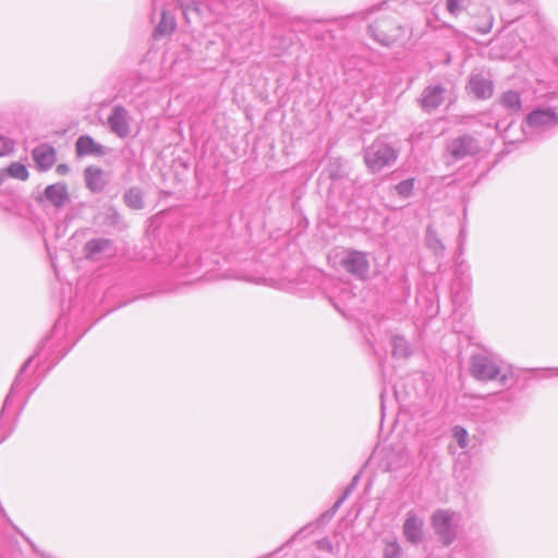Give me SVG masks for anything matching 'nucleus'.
Listing matches in <instances>:
<instances>
[{
  "label": "nucleus",
  "mask_w": 558,
  "mask_h": 558,
  "mask_svg": "<svg viewBox=\"0 0 558 558\" xmlns=\"http://www.w3.org/2000/svg\"><path fill=\"white\" fill-rule=\"evenodd\" d=\"M187 5L189 0H153L151 22L156 24L154 37L160 38L174 32L177 22L172 5Z\"/></svg>",
  "instance_id": "1"
},
{
  "label": "nucleus",
  "mask_w": 558,
  "mask_h": 558,
  "mask_svg": "<svg viewBox=\"0 0 558 558\" xmlns=\"http://www.w3.org/2000/svg\"><path fill=\"white\" fill-rule=\"evenodd\" d=\"M398 158V151L388 143L376 140L364 151V161L372 173L390 167Z\"/></svg>",
  "instance_id": "2"
},
{
  "label": "nucleus",
  "mask_w": 558,
  "mask_h": 558,
  "mask_svg": "<svg viewBox=\"0 0 558 558\" xmlns=\"http://www.w3.org/2000/svg\"><path fill=\"white\" fill-rule=\"evenodd\" d=\"M471 374L482 381H497L505 385L510 369L500 367L492 357L476 355L472 359Z\"/></svg>",
  "instance_id": "3"
},
{
  "label": "nucleus",
  "mask_w": 558,
  "mask_h": 558,
  "mask_svg": "<svg viewBox=\"0 0 558 558\" xmlns=\"http://www.w3.org/2000/svg\"><path fill=\"white\" fill-rule=\"evenodd\" d=\"M558 125V113L551 107L537 108L531 111L524 120L525 134L544 133Z\"/></svg>",
  "instance_id": "4"
},
{
  "label": "nucleus",
  "mask_w": 558,
  "mask_h": 558,
  "mask_svg": "<svg viewBox=\"0 0 558 558\" xmlns=\"http://www.w3.org/2000/svg\"><path fill=\"white\" fill-rule=\"evenodd\" d=\"M453 512L445 509L436 510L430 518L432 526L445 546L450 545L457 534L453 523Z\"/></svg>",
  "instance_id": "5"
},
{
  "label": "nucleus",
  "mask_w": 558,
  "mask_h": 558,
  "mask_svg": "<svg viewBox=\"0 0 558 558\" xmlns=\"http://www.w3.org/2000/svg\"><path fill=\"white\" fill-rule=\"evenodd\" d=\"M110 131L120 138H126L131 134V116L122 106H113L108 117Z\"/></svg>",
  "instance_id": "6"
},
{
  "label": "nucleus",
  "mask_w": 558,
  "mask_h": 558,
  "mask_svg": "<svg viewBox=\"0 0 558 558\" xmlns=\"http://www.w3.org/2000/svg\"><path fill=\"white\" fill-rule=\"evenodd\" d=\"M448 150L452 157L461 159L475 154L477 151V143L469 135L459 136L449 144Z\"/></svg>",
  "instance_id": "7"
},
{
  "label": "nucleus",
  "mask_w": 558,
  "mask_h": 558,
  "mask_svg": "<svg viewBox=\"0 0 558 558\" xmlns=\"http://www.w3.org/2000/svg\"><path fill=\"white\" fill-rule=\"evenodd\" d=\"M369 33L378 43L385 46L390 45L398 36V29L387 20L371 25Z\"/></svg>",
  "instance_id": "8"
},
{
  "label": "nucleus",
  "mask_w": 558,
  "mask_h": 558,
  "mask_svg": "<svg viewBox=\"0 0 558 558\" xmlns=\"http://www.w3.org/2000/svg\"><path fill=\"white\" fill-rule=\"evenodd\" d=\"M86 186L94 193L101 192L108 184L107 173L99 167L89 166L84 170Z\"/></svg>",
  "instance_id": "9"
},
{
  "label": "nucleus",
  "mask_w": 558,
  "mask_h": 558,
  "mask_svg": "<svg viewBox=\"0 0 558 558\" xmlns=\"http://www.w3.org/2000/svg\"><path fill=\"white\" fill-rule=\"evenodd\" d=\"M76 155L83 156H104L107 149L101 144L97 143L89 135H81L75 143Z\"/></svg>",
  "instance_id": "10"
},
{
  "label": "nucleus",
  "mask_w": 558,
  "mask_h": 558,
  "mask_svg": "<svg viewBox=\"0 0 558 558\" xmlns=\"http://www.w3.org/2000/svg\"><path fill=\"white\" fill-rule=\"evenodd\" d=\"M342 265L347 271L361 278L366 277L369 267L365 255L361 252L350 253L348 257L342 262Z\"/></svg>",
  "instance_id": "11"
},
{
  "label": "nucleus",
  "mask_w": 558,
  "mask_h": 558,
  "mask_svg": "<svg viewBox=\"0 0 558 558\" xmlns=\"http://www.w3.org/2000/svg\"><path fill=\"white\" fill-rule=\"evenodd\" d=\"M403 533L411 543H417L423 536V520L414 512H409L403 523Z\"/></svg>",
  "instance_id": "12"
},
{
  "label": "nucleus",
  "mask_w": 558,
  "mask_h": 558,
  "mask_svg": "<svg viewBox=\"0 0 558 558\" xmlns=\"http://www.w3.org/2000/svg\"><path fill=\"white\" fill-rule=\"evenodd\" d=\"M33 158L40 170L50 169L56 161V150L47 144L34 148Z\"/></svg>",
  "instance_id": "13"
},
{
  "label": "nucleus",
  "mask_w": 558,
  "mask_h": 558,
  "mask_svg": "<svg viewBox=\"0 0 558 558\" xmlns=\"http://www.w3.org/2000/svg\"><path fill=\"white\" fill-rule=\"evenodd\" d=\"M470 92L476 98H489L493 95V83L482 74H474L469 82Z\"/></svg>",
  "instance_id": "14"
},
{
  "label": "nucleus",
  "mask_w": 558,
  "mask_h": 558,
  "mask_svg": "<svg viewBox=\"0 0 558 558\" xmlns=\"http://www.w3.org/2000/svg\"><path fill=\"white\" fill-rule=\"evenodd\" d=\"M444 100V88L441 86L426 87L422 95V107L432 111L436 109Z\"/></svg>",
  "instance_id": "15"
},
{
  "label": "nucleus",
  "mask_w": 558,
  "mask_h": 558,
  "mask_svg": "<svg viewBox=\"0 0 558 558\" xmlns=\"http://www.w3.org/2000/svg\"><path fill=\"white\" fill-rule=\"evenodd\" d=\"M46 199L54 207H62L69 201L66 186L62 183L51 184L45 190Z\"/></svg>",
  "instance_id": "16"
},
{
  "label": "nucleus",
  "mask_w": 558,
  "mask_h": 558,
  "mask_svg": "<svg viewBox=\"0 0 558 558\" xmlns=\"http://www.w3.org/2000/svg\"><path fill=\"white\" fill-rule=\"evenodd\" d=\"M499 104L509 114H518L522 107L520 94L515 90L505 92L499 98Z\"/></svg>",
  "instance_id": "17"
},
{
  "label": "nucleus",
  "mask_w": 558,
  "mask_h": 558,
  "mask_svg": "<svg viewBox=\"0 0 558 558\" xmlns=\"http://www.w3.org/2000/svg\"><path fill=\"white\" fill-rule=\"evenodd\" d=\"M123 198L125 205L132 209H141L143 207V191L137 186L128 189Z\"/></svg>",
  "instance_id": "18"
},
{
  "label": "nucleus",
  "mask_w": 558,
  "mask_h": 558,
  "mask_svg": "<svg viewBox=\"0 0 558 558\" xmlns=\"http://www.w3.org/2000/svg\"><path fill=\"white\" fill-rule=\"evenodd\" d=\"M110 242L108 240H92L85 245L86 258L94 259L99 253L109 247Z\"/></svg>",
  "instance_id": "19"
},
{
  "label": "nucleus",
  "mask_w": 558,
  "mask_h": 558,
  "mask_svg": "<svg viewBox=\"0 0 558 558\" xmlns=\"http://www.w3.org/2000/svg\"><path fill=\"white\" fill-rule=\"evenodd\" d=\"M8 173L10 177L17 180H26L28 178V170L25 165L20 162H13L8 167Z\"/></svg>",
  "instance_id": "20"
},
{
  "label": "nucleus",
  "mask_w": 558,
  "mask_h": 558,
  "mask_svg": "<svg viewBox=\"0 0 558 558\" xmlns=\"http://www.w3.org/2000/svg\"><path fill=\"white\" fill-rule=\"evenodd\" d=\"M413 189H414V180L413 179H408V180L401 181L399 184L396 185V190H397L398 194L403 197L410 196Z\"/></svg>",
  "instance_id": "21"
},
{
  "label": "nucleus",
  "mask_w": 558,
  "mask_h": 558,
  "mask_svg": "<svg viewBox=\"0 0 558 558\" xmlns=\"http://www.w3.org/2000/svg\"><path fill=\"white\" fill-rule=\"evenodd\" d=\"M468 0H447L446 7L450 14L458 15L465 5Z\"/></svg>",
  "instance_id": "22"
},
{
  "label": "nucleus",
  "mask_w": 558,
  "mask_h": 558,
  "mask_svg": "<svg viewBox=\"0 0 558 558\" xmlns=\"http://www.w3.org/2000/svg\"><path fill=\"white\" fill-rule=\"evenodd\" d=\"M452 435H453V438L456 439V441L458 442V445L461 448H465L466 447V444H468V432L464 428H462L460 426H456L453 428Z\"/></svg>",
  "instance_id": "23"
},
{
  "label": "nucleus",
  "mask_w": 558,
  "mask_h": 558,
  "mask_svg": "<svg viewBox=\"0 0 558 558\" xmlns=\"http://www.w3.org/2000/svg\"><path fill=\"white\" fill-rule=\"evenodd\" d=\"M14 148V142L7 137V136H0V157L5 156L13 151Z\"/></svg>",
  "instance_id": "24"
},
{
  "label": "nucleus",
  "mask_w": 558,
  "mask_h": 558,
  "mask_svg": "<svg viewBox=\"0 0 558 558\" xmlns=\"http://www.w3.org/2000/svg\"><path fill=\"white\" fill-rule=\"evenodd\" d=\"M492 27H493V17H492V15H489L487 17L486 22L482 26L477 27V31L481 34H487L488 32H490Z\"/></svg>",
  "instance_id": "25"
},
{
  "label": "nucleus",
  "mask_w": 558,
  "mask_h": 558,
  "mask_svg": "<svg viewBox=\"0 0 558 558\" xmlns=\"http://www.w3.org/2000/svg\"><path fill=\"white\" fill-rule=\"evenodd\" d=\"M56 171L58 174L64 175L70 171V168H69V166H66L64 163H60L57 166Z\"/></svg>",
  "instance_id": "26"
},
{
  "label": "nucleus",
  "mask_w": 558,
  "mask_h": 558,
  "mask_svg": "<svg viewBox=\"0 0 558 558\" xmlns=\"http://www.w3.org/2000/svg\"><path fill=\"white\" fill-rule=\"evenodd\" d=\"M389 548H390V550H391V551H390V555H393V557H398V556H399V551H400V549H399V547H398V546H396V545L391 544V545H389Z\"/></svg>",
  "instance_id": "27"
},
{
  "label": "nucleus",
  "mask_w": 558,
  "mask_h": 558,
  "mask_svg": "<svg viewBox=\"0 0 558 558\" xmlns=\"http://www.w3.org/2000/svg\"><path fill=\"white\" fill-rule=\"evenodd\" d=\"M506 1H507L508 3H510V4H514V3H517V2H520L521 0H506Z\"/></svg>",
  "instance_id": "28"
},
{
  "label": "nucleus",
  "mask_w": 558,
  "mask_h": 558,
  "mask_svg": "<svg viewBox=\"0 0 558 558\" xmlns=\"http://www.w3.org/2000/svg\"><path fill=\"white\" fill-rule=\"evenodd\" d=\"M330 178H331L332 180H335V178H336V177H335V174H333L332 172H330Z\"/></svg>",
  "instance_id": "29"
}]
</instances>
